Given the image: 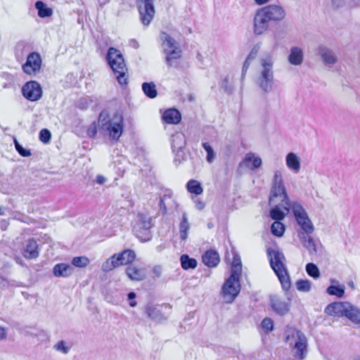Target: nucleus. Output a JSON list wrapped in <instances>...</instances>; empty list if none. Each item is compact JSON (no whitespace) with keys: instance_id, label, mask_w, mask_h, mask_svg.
Returning <instances> with one entry per match:
<instances>
[{"instance_id":"nucleus-1","label":"nucleus","mask_w":360,"mask_h":360,"mask_svg":"<svg viewBox=\"0 0 360 360\" xmlns=\"http://www.w3.org/2000/svg\"><path fill=\"white\" fill-rule=\"evenodd\" d=\"M98 131L103 136H108L111 140L117 141L123 133V115L117 112L110 115L107 110H102L98 116Z\"/></svg>"},{"instance_id":"nucleus-2","label":"nucleus","mask_w":360,"mask_h":360,"mask_svg":"<svg viewBox=\"0 0 360 360\" xmlns=\"http://www.w3.org/2000/svg\"><path fill=\"white\" fill-rule=\"evenodd\" d=\"M267 256L270 266L278 278L284 290H288L291 285L290 276L284 264L285 258L278 249L268 248Z\"/></svg>"},{"instance_id":"nucleus-3","label":"nucleus","mask_w":360,"mask_h":360,"mask_svg":"<svg viewBox=\"0 0 360 360\" xmlns=\"http://www.w3.org/2000/svg\"><path fill=\"white\" fill-rule=\"evenodd\" d=\"M324 311L330 316L346 317L354 324L360 326V309L348 302L330 303Z\"/></svg>"},{"instance_id":"nucleus-4","label":"nucleus","mask_w":360,"mask_h":360,"mask_svg":"<svg viewBox=\"0 0 360 360\" xmlns=\"http://www.w3.org/2000/svg\"><path fill=\"white\" fill-rule=\"evenodd\" d=\"M285 341L288 343L292 354L296 359L303 360L306 358L308 353V342L302 331L295 329L288 330Z\"/></svg>"},{"instance_id":"nucleus-5","label":"nucleus","mask_w":360,"mask_h":360,"mask_svg":"<svg viewBox=\"0 0 360 360\" xmlns=\"http://www.w3.org/2000/svg\"><path fill=\"white\" fill-rule=\"evenodd\" d=\"M276 199L281 200L282 207L287 212L290 211V204L292 202L290 201L288 197L287 191L282 176V173L279 170L274 172L271 183L269 203L271 205L276 203L277 202Z\"/></svg>"},{"instance_id":"nucleus-6","label":"nucleus","mask_w":360,"mask_h":360,"mask_svg":"<svg viewBox=\"0 0 360 360\" xmlns=\"http://www.w3.org/2000/svg\"><path fill=\"white\" fill-rule=\"evenodd\" d=\"M106 59L114 73L117 74L116 78L121 86L127 84V68L124 57L120 51L113 47L109 48Z\"/></svg>"},{"instance_id":"nucleus-7","label":"nucleus","mask_w":360,"mask_h":360,"mask_svg":"<svg viewBox=\"0 0 360 360\" xmlns=\"http://www.w3.org/2000/svg\"><path fill=\"white\" fill-rule=\"evenodd\" d=\"M262 69L256 82L259 89L265 94L272 91L274 79L273 72L274 60L270 55L264 56L260 60Z\"/></svg>"},{"instance_id":"nucleus-8","label":"nucleus","mask_w":360,"mask_h":360,"mask_svg":"<svg viewBox=\"0 0 360 360\" xmlns=\"http://www.w3.org/2000/svg\"><path fill=\"white\" fill-rule=\"evenodd\" d=\"M137 221L134 226L135 236L141 242H148L152 238L150 229L153 226L152 218L148 214L139 213Z\"/></svg>"},{"instance_id":"nucleus-9","label":"nucleus","mask_w":360,"mask_h":360,"mask_svg":"<svg viewBox=\"0 0 360 360\" xmlns=\"http://www.w3.org/2000/svg\"><path fill=\"white\" fill-rule=\"evenodd\" d=\"M290 210H292L297 223L302 229L299 233H312L314 226L302 205L299 202L294 201L290 204Z\"/></svg>"},{"instance_id":"nucleus-10","label":"nucleus","mask_w":360,"mask_h":360,"mask_svg":"<svg viewBox=\"0 0 360 360\" xmlns=\"http://www.w3.org/2000/svg\"><path fill=\"white\" fill-rule=\"evenodd\" d=\"M240 290V276L231 274L225 281L221 288V295L224 302H233L239 294Z\"/></svg>"},{"instance_id":"nucleus-11","label":"nucleus","mask_w":360,"mask_h":360,"mask_svg":"<svg viewBox=\"0 0 360 360\" xmlns=\"http://www.w3.org/2000/svg\"><path fill=\"white\" fill-rule=\"evenodd\" d=\"M140 20L142 24L148 26L155 15L154 0H136Z\"/></svg>"},{"instance_id":"nucleus-12","label":"nucleus","mask_w":360,"mask_h":360,"mask_svg":"<svg viewBox=\"0 0 360 360\" xmlns=\"http://www.w3.org/2000/svg\"><path fill=\"white\" fill-rule=\"evenodd\" d=\"M41 58L39 53L32 52L27 57L25 63L22 65V70L29 75H36L40 72L41 68Z\"/></svg>"},{"instance_id":"nucleus-13","label":"nucleus","mask_w":360,"mask_h":360,"mask_svg":"<svg viewBox=\"0 0 360 360\" xmlns=\"http://www.w3.org/2000/svg\"><path fill=\"white\" fill-rule=\"evenodd\" d=\"M270 22H272L271 19L261 8H259L256 11L253 19V32L255 34L262 35L267 31Z\"/></svg>"},{"instance_id":"nucleus-14","label":"nucleus","mask_w":360,"mask_h":360,"mask_svg":"<svg viewBox=\"0 0 360 360\" xmlns=\"http://www.w3.org/2000/svg\"><path fill=\"white\" fill-rule=\"evenodd\" d=\"M22 96L30 101L39 100L42 96V89L40 84L35 81L27 82L22 88Z\"/></svg>"},{"instance_id":"nucleus-15","label":"nucleus","mask_w":360,"mask_h":360,"mask_svg":"<svg viewBox=\"0 0 360 360\" xmlns=\"http://www.w3.org/2000/svg\"><path fill=\"white\" fill-rule=\"evenodd\" d=\"M260 8L274 22L282 21L286 16L285 9L280 5L270 4Z\"/></svg>"},{"instance_id":"nucleus-16","label":"nucleus","mask_w":360,"mask_h":360,"mask_svg":"<svg viewBox=\"0 0 360 360\" xmlns=\"http://www.w3.org/2000/svg\"><path fill=\"white\" fill-rule=\"evenodd\" d=\"M186 141L183 133L177 132L171 137V145L173 152L176 153L178 158L184 159V153L183 149L186 146Z\"/></svg>"},{"instance_id":"nucleus-17","label":"nucleus","mask_w":360,"mask_h":360,"mask_svg":"<svg viewBox=\"0 0 360 360\" xmlns=\"http://www.w3.org/2000/svg\"><path fill=\"white\" fill-rule=\"evenodd\" d=\"M316 54L321 57L323 63L326 65L332 66L338 61V57L334 51L326 46H319L316 49Z\"/></svg>"},{"instance_id":"nucleus-18","label":"nucleus","mask_w":360,"mask_h":360,"mask_svg":"<svg viewBox=\"0 0 360 360\" xmlns=\"http://www.w3.org/2000/svg\"><path fill=\"white\" fill-rule=\"evenodd\" d=\"M128 278L134 281H141L146 278V269L134 264L128 266L125 270Z\"/></svg>"},{"instance_id":"nucleus-19","label":"nucleus","mask_w":360,"mask_h":360,"mask_svg":"<svg viewBox=\"0 0 360 360\" xmlns=\"http://www.w3.org/2000/svg\"><path fill=\"white\" fill-rule=\"evenodd\" d=\"M311 233H298V236L303 246L308 250L310 255L317 253V244L314 238L310 236Z\"/></svg>"},{"instance_id":"nucleus-20","label":"nucleus","mask_w":360,"mask_h":360,"mask_svg":"<svg viewBox=\"0 0 360 360\" xmlns=\"http://www.w3.org/2000/svg\"><path fill=\"white\" fill-rule=\"evenodd\" d=\"M202 260L208 267H216L220 261L219 253L214 250H207L202 256Z\"/></svg>"},{"instance_id":"nucleus-21","label":"nucleus","mask_w":360,"mask_h":360,"mask_svg":"<svg viewBox=\"0 0 360 360\" xmlns=\"http://www.w3.org/2000/svg\"><path fill=\"white\" fill-rule=\"evenodd\" d=\"M160 39L164 53L172 49H176V48H180L176 40L165 32H160Z\"/></svg>"},{"instance_id":"nucleus-22","label":"nucleus","mask_w":360,"mask_h":360,"mask_svg":"<svg viewBox=\"0 0 360 360\" xmlns=\"http://www.w3.org/2000/svg\"><path fill=\"white\" fill-rule=\"evenodd\" d=\"M23 256L26 259H35L39 256L38 245L35 240L29 239L23 249Z\"/></svg>"},{"instance_id":"nucleus-23","label":"nucleus","mask_w":360,"mask_h":360,"mask_svg":"<svg viewBox=\"0 0 360 360\" xmlns=\"http://www.w3.org/2000/svg\"><path fill=\"white\" fill-rule=\"evenodd\" d=\"M286 165L288 168L297 174L300 172L301 168V160L297 154L294 153H289L285 158Z\"/></svg>"},{"instance_id":"nucleus-24","label":"nucleus","mask_w":360,"mask_h":360,"mask_svg":"<svg viewBox=\"0 0 360 360\" xmlns=\"http://www.w3.org/2000/svg\"><path fill=\"white\" fill-rule=\"evenodd\" d=\"M72 272V266L65 263L57 264L53 268V274L56 277H68Z\"/></svg>"},{"instance_id":"nucleus-25","label":"nucleus","mask_w":360,"mask_h":360,"mask_svg":"<svg viewBox=\"0 0 360 360\" xmlns=\"http://www.w3.org/2000/svg\"><path fill=\"white\" fill-rule=\"evenodd\" d=\"M304 59L303 51L297 46H292L288 56V62L293 65H300Z\"/></svg>"},{"instance_id":"nucleus-26","label":"nucleus","mask_w":360,"mask_h":360,"mask_svg":"<svg viewBox=\"0 0 360 360\" xmlns=\"http://www.w3.org/2000/svg\"><path fill=\"white\" fill-rule=\"evenodd\" d=\"M271 304L274 311L280 315L285 314L290 309V304L288 302L281 300L277 297L271 298Z\"/></svg>"},{"instance_id":"nucleus-27","label":"nucleus","mask_w":360,"mask_h":360,"mask_svg":"<svg viewBox=\"0 0 360 360\" xmlns=\"http://www.w3.org/2000/svg\"><path fill=\"white\" fill-rule=\"evenodd\" d=\"M162 119L167 124H176L180 122L181 116L177 110L171 108L165 111Z\"/></svg>"},{"instance_id":"nucleus-28","label":"nucleus","mask_w":360,"mask_h":360,"mask_svg":"<svg viewBox=\"0 0 360 360\" xmlns=\"http://www.w3.org/2000/svg\"><path fill=\"white\" fill-rule=\"evenodd\" d=\"M165 56V62L169 67L176 66L178 65V60L181 57V48H176L169 51L164 53Z\"/></svg>"},{"instance_id":"nucleus-29","label":"nucleus","mask_w":360,"mask_h":360,"mask_svg":"<svg viewBox=\"0 0 360 360\" xmlns=\"http://www.w3.org/2000/svg\"><path fill=\"white\" fill-rule=\"evenodd\" d=\"M120 266H122L120 259L117 254H114L102 264L101 269L104 272H108Z\"/></svg>"},{"instance_id":"nucleus-30","label":"nucleus","mask_w":360,"mask_h":360,"mask_svg":"<svg viewBox=\"0 0 360 360\" xmlns=\"http://www.w3.org/2000/svg\"><path fill=\"white\" fill-rule=\"evenodd\" d=\"M250 162H252V165L250 167V169L252 170L259 168L262 165V159L259 157H255L253 153H249L245 155L244 160L240 163V167H249L248 164Z\"/></svg>"},{"instance_id":"nucleus-31","label":"nucleus","mask_w":360,"mask_h":360,"mask_svg":"<svg viewBox=\"0 0 360 360\" xmlns=\"http://www.w3.org/2000/svg\"><path fill=\"white\" fill-rule=\"evenodd\" d=\"M146 313L148 316L153 321L161 322L166 320V317L162 314L161 311L156 307L148 305L146 308Z\"/></svg>"},{"instance_id":"nucleus-32","label":"nucleus","mask_w":360,"mask_h":360,"mask_svg":"<svg viewBox=\"0 0 360 360\" xmlns=\"http://www.w3.org/2000/svg\"><path fill=\"white\" fill-rule=\"evenodd\" d=\"M233 261L231 262V274L240 276L242 272V263L240 255L236 251H232Z\"/></svg>"},{"instance_id":"nucleus-33","label":"nucleus","mask_w":360,"mask_h":360,"mask_svg":"<svg viewBox=\"0 0 360 360\" xmlns=\"http://www.w3.org/2000/svg\"><path fill=\"white\" fill-rule=\"evenodd\" d=\"M117 256L120 259L122 265H127L134 262L136 257V254L134 250L127 249L122 252L117 253Z\"/></svg>"},{"instance_id":"nucleus-34","label":"nucleus","mask_w":360,"mask_h":360,"mask_svg":"<svg viewBox=\"0 0 360 360\" xmlns=\"http://www.w3.org/2000/svg\"><path fill=\"white\" fill-rule=\"evenodd\" d=\"M35 8L38 11V15L40 18H48L53 15V10L41 1H37L35 3Z\"/></svg>"},{"instance_id":"nucleus-35","label":"nucleus","mask_w":360,"mask_h":360,"mask_svg":"<svg viewBox=\"0 0 360 360\" xmlns=\"http://www.w3.org/2000/svg\"><path fill=\"white\" fill-rule=\"evenodd\" d=\"M288 212L282 207L281 202L271 210L270 217L276 221H279L283 219Z\"/></svg>"},{"instance_id":"nucleus-36","label":"nucleus","mask_w":360,"mask_h":360,"mask_svg":"<svg viewBox=\"0 0 360 360\" xmlns=\"http://www.w3.org/2000/svg\"><path fill=\"white\" fill-rule=\"evenodd\" d=\"M190 229V224L188 221L187 214L184 213L182 219L179 224V233L181 240H185L188 237V232Z\"/></svg>"},{"instance_id":"nucleus-37","label":"nucleus","mask_w":360,"mask_h":360,"mask_svg":"<svg viewBox=\"0 0 360 360\" xmlns=\"http://www.w3.org/2000/svg\"><path fill=\"white\" fill-rule=\"evenodd\" d=\"M142 90L145 95L150 98H154L158 95L156 85L154 82H144L142 84Z\"/></svg>"},{"instance_id":"nucleus-38","label":"nucleus","mask_w":360,"mask_h":360,"mask_svg":"<svg viewBox=\"0 0 360 360\" xmlns=\"http://www.w3.org/2000/svg\"><path fill=\"white\" fill-rule=\"evenodd\" d=\"M181 267L188 270L195 269L197 266V261L195 259L191 258L188 255H182L180 257Z\"/></svg>"},{"instance_id":"nucleus-39","label":"nucleus","mask_w":360,"mask_h":360,"mask_svg":"<svg viewBox=\"0 0 360 360\" xmlns=\"http://www.w3.org/2000/svg\"><path fill=\"white\" fill-rule=\"evenodd\" d=\"M345 285H331L326 289V292L330 295H334L337 297L341 298L345 295Z\"/></svg>"},{"instance_id":"nucleus-40","label":"nucleus","mask_w":360,"mask_h":360,"mask_svg":"<svg viewBox=\"0 0 360 360\" xmlns=\"http://www.w3.org/2000/svg\"><path fill=\"white\" fill-rule=\"evenodd\" d=\"M173 202L174 201L172 199L170 193L165 194L163 197L160 198L159 205L162 214H165L167 213V207L170 206Z\"/></svg>"},{"instance_id":"nucleus-41","label":"nucleus","mask_w":360,"mask_h":360,"mask_svg":"<svg viewBox=\"0 0 360 360\" xmlns=\"http://www.w3.org/2000/svg\"><path fill=\"white\" fill-rule=\"evenodd\" d=\"M187 189L191 193H195V195H200L202 193L203 189L199 182L195 180H190L187 183Z\"/></svg>"},{"instance_id":"nucleus-42","label":"nucleus","mask_w":360,"mask_h":360,"mask_svg":"<svg viewBox=\"0 0 360 360\" xmlns=\"http://www.w3.org/2000/svg\"><path fill=\"white\" fill-rule=\"evenodd\" d=\"M295 285L299 291L308 292L311 290L312 283L307 279H300L297 281Z\"/></svg>"},{"instance_id":"nucleus-43","label":"nucleus","mask_w":360,"mask_h":360,"mask_svg":"<svg viewBox=\"0 0 360 360\" xmlns=\"http://www.w3.org/2000/svg\"><path fill=\"white\" fill-rule=\"evenodd\" d=\"M271 233L278 237L283 235L285 231V226L279 221H274L271 227Z\"/></svg>"},{"instance_id":"nucleus-44","label":"nucleus","mask_w":360,"mask_h":360,"mask_svg":"<svg viewBox=\"0 0 360 360\" xmlns=\"http://www.w3.org/2000/svg\"><path fill=\"white\" fill-rule=\"evenodd\" d=\"M202 146L207 152L206 160L209 163H212L216 158L215 152L214 151L212 146L207 142L202 143Z\"/></svg>"},{"instance_id":"nucleus-45","label":"nucleus","mask_w":360,"mask_h":360,"mask_svg":"<svg viewBox=\"0 0 360 360\" xmlns=\"http://www.w3.org/2000/svg\"><path fill=\"white\" fill-rule=\"evenodd\" d=\"M306 271L309 276L314 278H318L320 276L319 268L313 263H309L306 265Z\"/></svg>"},{"instance_id":"nucleus-46","label":"nucleus","mask_w":360,"mask_h":360,"mask_svg":"<svg viewBox=\"0 0 360 360\" xmlns=\"http://www.w3.org/2000/svg\"><path fill=\"white\" fill-rule=\"evenodd\" d=\"M72 264L76 267L83 268L89 264V259L84 256L75 257L72 259Z\"/></svg>"},{"instance_id":"nucleus-47","label":"nucleus","mask_w":360,"mask_h":360,"mask_svg":"<svg viewBox=\"0 0 360 360\" xmlns=\"http://www.w3.org/2000/svg\"><path fill=\"white\" fill-rule=\"evenodd\" d=\"M261 326L266 333H269L274 329V321L270 318H265L262 321Z\"/></svg>"},{"instance_id":"nucleus-48","label":"nucleus","mask_w":360,"mask_h":360,"mask_svg":"<svg viewBox=\"0 0 360 360\" xmlns=\"http://www.w3.org/2000/svg\"><path fill=\"white\" fill-rule=\"evenodd\" d=\"M51 137V132L49 130L46 129H43L39 132V140L44 143H47L50 141Z\"/></svg>"},{"instance_id":"nucleus-49","label":"nucleus","mask_w":360,"mask_h":360,"mask_svg":"<svg viewBox=\"0 0 360 360\" xmlns=\"http://www.w3.org/2000/svg\"><path fill=\"white\" fill-rule=\"evenodd\" d=\"M15 147L21 156L29 157L31 155L30 150L24 148L16 140H15Z\"/></svg>"},{"instance_id":"nucleus-50","label":"nucleus","mask_w":360,"mask_h":360,"mask_svg":"<svg viewBox=\"0 0 360 360\" xmlns=\"http://www.w3.org/2000/svg\"><path fill=\"white\" fill-rule=\"evenodd\" d=\"M221 86L224 89V91L228 94H230L233 90L232 84L229 82V79L228 77H225L222 80Z\"/></svg>"},{"instance_id":"nucleus-51","label":"nucleus","mask_w":360,"mask_h":360,"mask_svg":"<svg viewBox=\"0 0 360 360\" xmlns=\"http://www.w3.org/2000/svg\"><path fill=\"white\" fill-rule=\"evenodd\" d=\"M98 130V125L95 122H94L89 125L87 129V135L89 137H94L96 135Z\"/></svg>"},{"instance_id":"nucleus-52","label":"nucleus","mask_w":360,"mask_h":360,"mask_svg":"<svg viewBox=\"0 0 360 360\" xmlns=\"http://www.w3.org/2000/svg\"><path fill=\"white\" fill-rule=\"evenodd\" d=\"M54 348L56 350L63 352V354H68L70 350V347H67L65 345V342L63 340H61V341L58 342L57 344H56L54 345Z\"/></svg>"},{"instance_id":"nucleus-53","label":"nucleus","mask_w":360,"mask_h":360,"mask_svg":"<svg viewBox=\"0 0 360 360\" xmlns=\"http://www.w3.org/2000/svg\"><path fill=\"white\" fill-rule=\"evenodd\" d=\"M14 281H8L7 278L4 277L3 276L0 275V287L1 288H7L9 286H13L14 285Z\"/></svg>"},{"instance_id":"nucleus-54","label":"nucleus","mask_w":360,"mask_h":360,"mask_svg":"<svg viewBox=\"0 0 360 360\" xmlns=\"http://www.w3.org/2000/svg\"><path fill=\"white\" fill-rule=\"evenodd\" d=\"M258 51H259V47L255 46L254 48H252V49L251 50V51L248 54V56L246 58V59L250 60V61H253L255 59V58H256V56H257V55L258 53Z\"/></svg>"},{"instance_id":"nucleus-55","label":"nucleus","mask_w":360,"mask_h":360,"mask_svg":"<svg viewBox=\"0 0 360 360\" xmlns=\"http://www.w3.org/2000/svg\"><path fill=\"white\" fill-rule=\"evenodd\" d=\"M252 62V61H250V60L245 59V60L243 63V68H242V78L243 79L244 78Z\"/></svg>"},{"instance_id":"nucleus-56","label":"nucleus","mask_w":360,"mask_h":360,"mask_svg":"<svg viewBox=\"0 0 360 360\" xmlns=\"http://www.w3.org/2000/svg\"><path fill=\"white\" fill-rule=\"evenodd\" d=\"M153 274H154L153 277L158 278L161 276L162 274V268L160 266H155L153 269Z\"/></svg>"},{"instance_id":"nucleus-57","label":"nucleus","mask_w":360,"mask_h":360,"mask_svg":"<svg viewBox=\"0 0 360 360\" xmlns=\"http://www.w3.org/2000/svg\"><path fill=\"white\" fill-rule=\"evenodd\" d=\"M195 203L196 208L199 210H202L205 207V203L200 200H196Z\"/></svg>"},{"instance_id":"nucleus-58","label":"nucleus","mask_w":360,"mask_h":360,"mask_svg":"<svg viewBox=\"0 0 360 360\" xmlns=\"http://www.w3.org/2000/svg\"><path fill=\"white\" fill-rule=\"evenodd\" d=\"M7 333L5 328L0 327V340H3L6 338Z\"/></svg>"},{"instance_id":"nucleus-59","label":"nucleus","mask_w":360,"mask_h":360,"mask_svg":"<svg viewBox=\"0 0 360 360\" xmlns=\"http://www.w3.org/2000/svg\"><path fill=\"white\" fill-rule=\"evenodd\" d=\"M105 178L103 176H101V175H98L96 176V183L99 184H103L105 183Z\"/></svg>"},{"instance_id":"nucleus-60","label":"nucleus","mask_w":360,"mask_h":360,"mask_svg":"<svg viewBox=\"0 0 360 360\" xmlns=\"http://www.w3.org/2000/svg\"><path fill=\"white\" fill-rule=\"evenodd\" d=\"M257 5L261 6L268 3L270 0H254Z\"/></svg>"},{"instance_id":"nucleus-61","label":"nucleus","mask_w":360,"mask_h":360,"mask_svg":"<svg viewBox=\"0 0 360 360\" xmlns=\"http://www.w3.org/2000/svg\"><path fill=\"white\" fill-rule=\"evenodd\" d=\"M136 293H135V292H130L128 294V295H127L128 299H129V300H134V299L136 298Z\"/></svg>"},{"instance_id":"nucleus-62","label":"nucleus","mask_w":360,"mask_h":360,"mask_svg":"<svg viewBox=\"0 0 360 360\" xmlns=\"http://www.w3.org/2000/svg\"><path fill=\"white\" fill-rule=\"evenodd\" d=\"M348 285H349V287H350V288H351V289H352V290H354V288H355L354 283V282H353V281H352L348 282Z\"/></svg>"},{"instance_id":"nucleus-63","label":"nucleus","mask_w":360,"mask_h":360,"mask_svg":"<svg viewBox=\"0 0 360 360\" xmlns=\"http://www.w3.org/2000/svg\"><path fill=\"white\" fill-rule=\"evenodd\" d=\"M98 1L101 6H103L107 2H108L109 0H98Z\"/></svg>"},{"instance_id":"nucleus-64","label":"nucleus","mask_w":360,"mask_h":360,"mask_svg":"<svg viewBox=\"0 0 360 360\" xmlns=\"http://www.w3.org/2000/svg\"><path fill=\"white\" fill-rule=\"evenodd\" d=\"M136 302L134 300H130L129 305L132 307H135L136 305Z\"/></svg>"}]
</instances>
